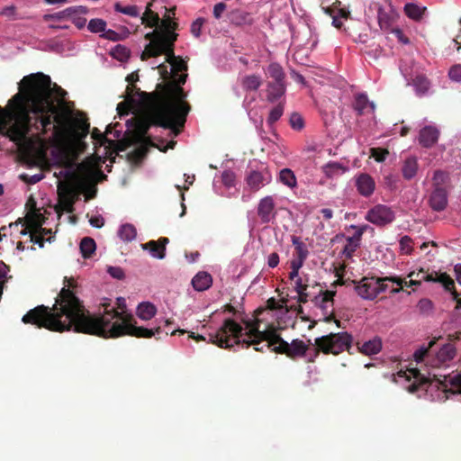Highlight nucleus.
<instances>
[{
  "instance_id": "nucleus-13",
  "label": "nucleus",
  "mask_w": 461,
  "mask_h": 461,
  "mask_svg": "<svg viewBox=\"0 0 461 461\" xmlns=\"http://www.w3.org/2000/svg\"><path fill=\"white\" fill-rule=\"evenodd\" d=\"M62 118H63V123L65 126V131L62 135L56 137L54 134V131H51L53 138L55 140L61 139L68 133L73 134L75 137L78 138L79 140L85 139L88 135L90 124H89V122H87L86 120L77 121L76 123V127L72 129L68 126V122L70 120L69 115L64 113L62 115Z\"/></svg>"
},
{
  "instance_id": "nucleus-42",
  "label": "nucleus",
  "mask_w": 461,
  "mask_h": 461,
  "mask_svg": "<svg viewBox=\"0 0 461 461\" xmlns=\"http://www.w3.org/2000/svg\"><path fill=\"white\" fill-rule=\"evenodd\" d=\"M118 235L123 241L130 242L136 238L137 230L132 224L126 223L121 226Z\"/></svg>"
},
{
  "instance_id": "nucleus-64",
  "label": "nucleus",
  "mask_w": 461,
  "mask_h": 461,
  "mask_svg": "<svg viewBox=\"0 0 461 461\" xmlns=\"http://www.w3.org/2000/svg\"><path fill=\"white\" fill-rule=\"evenodd\" d=\"M101 37L113 41H117L122 39L118 32L111 29L105 30L104 32L101 35Z\"/></svg>"
},
{
  "instance_id": "nucleus-16",
  "label": "nucleus",
  "mask_w": 461,
  "mask_h": 461,
  "mask_svg": "<svg viewBox=\"0 0 461 461\" xmlns=\"http://www.w3.org/2000/svg\"><path fill=\"white\" fill-rule=\"evenodd\" d=\"M275 202L272 196L267 195L262 198L258 205V215L262 223H268L276 216Z\"/></svg>"
},
{
  "instance_id": "nucleus-9",
  "label": "nucleus",
  "mask_w": 461,
  "mask_h": 461,
  "mask_svg": "<svg viewBox=\"0 0 461 461\" xmlns=\"http://www.w3.org/2000/svg\"><path fill=\"white\" fill-rule=\"evenodd\" d=\"M441 389L444 393L445 400L451 397L461 398V370L453 371L448 375H434V381L429 384Z\"/></svg>"
},
{
  "instance_id": "nucleus-36",
  "label": "nucleus",
  "mask_w": 461,
  "mask_h": 461,
  "mask_svg": "<svg viewBox=\"0 0 461 461\" xmlns=\"http://www.w3.org/2000/svg\"><path fill=\"white\" fill-rule=\"evenodd\" d=\"M151 4L146 7V11L141 16V23L149 28L158 27L159 25L160 18L158 14L150 9Z\"/></svg>"
},
{
  "instance_id": "nucleus-59",
  "label": "nucleus",
  "mask_w": 461,
  "mask_h": 461,
  "mask_svg": "<svg viewBox=\"0 0 461 461\" xmlns=\"http://www.w3.org/2000/svg\"><path fill=\"white\" fill-rule=\"evenodd\" d=\"M290 124L293 129L301 130L303 127V120L298 113H293L290 118Z\"/></svg>"
},
{
  "instance_id": "nucleus-27",
  "label": "nucleus",
  "mask_w": 461,
  "mask_h": 461,
  "mask_svg": "<svg viewBox=\"0 0 461 461\" xmlns=\"http://www.w3.org/2000/svg\"><path fill=\"white\" fill-rule=\"evenodd\" d=\"M432 282L440 283L446 291L451 293L453 299L457 298L458 294L455 288V282L447 273L438 274L437 272H434Z\"/></svg>"
},
{
  "instance_id": "nucleus-30",
  "label": "nucleus",
  "mask_w": 461,
  "mask_h": 461,
  "mask_svg": "<svg viewBox=\"0 0 461 461\" xmlns=\"http://www.w3.org/2000/svg\"><path fill=\"white\" fill-rule=\"evenodd\" d=\"M456 353V349L454 345L447 343L445 344L437 353H436V365L445 364L452 360Z\"/></svg>"
},
{
  "instance_id": "nucleus-15",
  "label": "nucleus",
  "mask_w": 461,
  "mask_h": 461,
  "mask_svg": "<svg viewBox=\"0 0 461 461\" xmlns=\"http://www.w3.org/2000/svg\"><path fill=\"white\" fill-rule=\"evenodd\" d=\"M336 294L335 291L326 290L321 292V297H316V303L320 305V308L322 310L324 314L323 321L325 322H330L334 319L333 312V303H334V296Z\"/></svg>"
},
{
  "instance_id": "nucleus-37",
  "label": "nucleus",
  "mask_w": 461,
  "mask_h": 461,
  "mask_svg": "<svg viewBox=\"0 0 461 461\" xmlns=\"http://www.w3.org/2000/svg\"><path fill=\"white\" fill-rule=\"evenodd\" d=\"M85 13L86 10L83 6H71V7H68L61 12H59V13H56V14H48V15H45V20H56V21H60L62 19H65L66 17H68L72 14H76L77 13Z\"/></svg>"
},
{
  "instance_id": "nucleus-23",
  "label": "nucleus",
  "mask_w": 461,
  "mask_h": 461,
  "mask_svg": "<svg viewBox=\"0 0 461 461\" xmlns=\"http://www.w3.org/2000/svg\"><path fill=\"white\" fill-rule=\"evenodd\" d=\"M433 276L434 272L428 274L423 268H420L419 271H411L407 276L410 280L406 281L404 279L403 285H405L406 287H410L412 285H420L422 281L432 282Z\"/></svg>"
},
{
  "instance_id": "nucleus-34",
  "label": "nucleus",
  "mask_w": 461,
  "mask_h": 461,
  "mask_svg": "<svg viewBox=\"0 0 461 461\" xmlns=\"http://www.w3.org/2000/svg\"><path fill=\"white\" fill-rule=\"evenodd\" d=\"M157 309L151 303L145 302L139 304L137 315L143 321H149L155 316Z\"/></svg>"
},
{
  "instance_id": "nucleus-47",
  "label": "nucleus",
  "mask_w": 461,
  "mask_h": 461,
  "mask_svg": "<svg viewBox=\"0 0 461 461\" xmlns=\"http://www.w3.org/2000/svg\"><path fill=\"white\" fill-rule=\"evenodd\" d=\"M114 10L118 13L129 15L131 17H138L140 9L137 5H122L120 3L114 5Z\"/></svg>"
},
{
  "instance_id": "nucleus-45",
  "label": "nucleus",
  "mask_w": 461,
  "mask_h": 461,
  "mask_svg": "<svg viewBox=\"0 0 461 461\" xmlns=\"http://www.w3.org/2000/svg\"><path fill=\"white\" fill-rule=\"evenodd\" d=\"M436 344V339L429 341L427 347H420L414 352V359L416 362H423L431 355V348Z\"/></svg>"
},
{
  "instance_id": "nucleus-62",
  "label": "nucleus",
  "mask_w": 461,
  "mask_h": 461,
  "mask_svg": "<svg viewBox=\"0 0 461 461\" xmlns=\"http://www.w3.org/2000/svg\"><path fill=\"white\" fill-rule=\"evenodd\" d=\"M203 23V20L199 18L196 19L191 25V32L192 34L198 38L201 35V30Z\"/></svg>"
},
{
  "instance_id": "nucleus-28",
  "label": "nucleus",
  "mask_w": 461,
  "mask_h": 461,
  "mask_svg": "<svg viewBox=\"0 0 461 461\" xmlns=\"http://www.w3.org/2000/svg\"><path fill=\"white\" fill-rule=\"evenodd\" d=\"M266 74L267 77L271 79L269 82L285 84V73L278 63L273 62L269 64Z\"/></svg>"
},
{
  "instance_id": "nucleus-51",
  "label": "nucleus",
  "mask_w": 461,
  "mask_h": 461,
  "mask_svg": "<svg viewBox=\"0 0 461 461\" xmlns=\"http://www.w3.org/2000/svg\"><path fill=\"white\" fill-rule=\"evenodd\" d=\"M112 132V126L108 125L106 127V131L104 133H102L97 128H94L92 131V138L95 140H97L101 145L106 143L109 141V140L106 137V134Z\"/></svg>"
},
{
  "instance_id": "nucleus-14",
  "label": "nucleus",
  "mask_w": 461,
  "mask_h": 461,
  "mask_svg": "<svg viewBox=\"0 0 461 461\" xmlns=\"http://www.w3.org/2000/svg\"><path fill=\"white\" fill-rule=\"evenodd\" d=\"M357 294L365 300H374L377 296L376 277H363L358 283L352 281Z\"/></svg>"
},
{
  "instance_id": "nucleus-43",
  "label": "nucleus",
  "mask_w": 461,
  "mask_h": 461,
  "mask_svg": "<svg viewBox=\"0 0 461 461\" xmlns=\"http://www.w3.org/2000/svg\"><path fill=\"white\" fill-rule=\"evenodd\" d=\"M389 281L392 283H394L398 285H402L404 279L399 277V276H385V277H376V291L377 295L381 293H384L387 289V285L384 284V282Z\"/></svg>"
},
{
  "instance_id": "nucleus-10",
  "label": "nucleus",
  "mask_w": 461,
  "mask_h": 461,
  "mask_svg": "<svg viewBox=\"0 0 461 461\" xmlns=\"http://www.w3.org/2000/svg\"><path fill=\"white\" fill-rule=\"evenodd\" d=\"M366 220L378 227H384L395 220V212L384 204H376L369 209Z\"/></svg>"
},
{
  "instance_id": "nucleus-44",
  "label": "nucleus",
  "mask_w": 461,
  "mask_h": 461,
  "mask_svg": "<svg viewBox=\"0 0 461 461\" xmlns=\"http://www.w3.org/2000/svg\"><path fill=\"white\" fill-rule=\"evenodd\" d=\"M346 171V167L338 162H330L323 167V172L327 177H334L342 175Z\"/></svg>"
},
{
  "instance_id": "nucleus-24",
  "label": "nucleus",
  "mask_w": 461,
  "mask_h": 461,
  "mask_svg": "<svg viewBox=\"0 0 461 461\" xmlns=\"http://www.w3.org/2000/svg\"><path fill=\"white\" fill-rule=\"evenodd\" d=\"M25 220L28 226L21 231L23 235L27 233V229H30V230L32 231L41 228V226L45 223L46 218L39 210H37L35 212H27Z\"/></svg>"
},
{
  "instance_id": "nucleus-33",
  "label": "nucleus",
  "mask_w": 461,
  "mask_h": 461,
  "mask_svg": "<svg viewBox=\"0 0 461 461\" xmlns=\"http://www.w3.org/2000/svg\"><path fill=\"white\" fill-rule=\"evenodd\" d=\"M426 7L420 6L413 3H408L404 5L405 14L414 21H420L426 12Z\"/></svg>"
},
{
  "instance_id": "nucleus-63",
  "label": "nucleus",
  "mask_w": 461,
  "mask_h": 461,
  "mask_svg": "<svg viewBox=\"0 0 461 461\" xmlns=\"http://www.w3.org/2000/svg\"><path fill=\"white\" fill-rule=\"evenodd\" d=\"M391 33L394 34L395 37L397 38V40L402 43V44H409L410 43V40L407 36H405L402 32V31L399 28H393L391 31H390Z\"/></svg>"
},
{
  "instance_id": "nucleus-1",
  "label": "nucleus",
  "mask_w": 461,
  "mask_h": 461,
  "mask_svg": "<svg viewBox=\"0 0 461 461\" xmlns=\"http://www.w3.org/2000/svg\"><path fill=\"white\" fill-rule=\"evenodd\" d=\"M63 283L64 286L51 308L45 305L36 306L23 315V322L57 332L73 329L76 332L104 339H115L124 335L149 339L161 333L160 327L147 329L136 326L132 323L131 315L123 316L110 303H103V315L92 316L77 296V280L65 276Z\"/></svg>"
},
{
  "instance_id": "nucleus-5",
  "label": "nucleus",
  "mask_w": 461,
  "mask_h": 461,
  "mask_svg": "<svg viewBox=\"0 0 461 461\" xmlns=\"http://www.w3.org/2000/svg\"><path fill=\"white\" fill-rule=\"evenodd\" d=\"M241 321L249 329L245 334L248 339H240L243 328L238 322L232 319H226L216 332L209 334V340L221 348H230L235 344H241L243 348H249L253 345L255 350L259 352L264 351V347L270 348L282 346V342L285 341L275 329L260 331L258 320Z\"/></svg>"
},
{
  "instance_id": "nucleus-38",
  "label": "nucleus",
  "mask_w": 461,
  "mask_h": 461,
  "mask_svg": "<svg viewBox=\"0 0 461 461\" xmlns=\"http://www.w3.org/2000/svg\"><path fill=\"white\" fill-rule=\"evenodd\" d=\"M262 84L261 77L258 75H248L241 79V86L246 91H256Z\"/></svg>"
},
{
  "instance_id": "nucleus-26",
  "label": "nucleus",
  "mask_w": 461,
  "mask_h": 461,
  "mask_svg": "<svg viewBox=\"0 0 461 461\" xmlns=\"http://www.w3.org/2000/svg\"><path fill=\"white\" fill-rule=\"evenodd\" d=\"M286 91L285 84H277L267 82V100L270 103H275L281 98Z\"/></svg>"
},
{
  "instance_id": "nucleus-60",
  "label": "nucleus",
  "mask_w": 461,
  "mask_h": 461,
  "mask_svg": "<svg viewBox=\"0 0 461 461\" xmlns=\"http://www.w3.org/2000/svg\"><path fill=\"white\" fill-rule=\"evenodd\" d=\"M297 259L304 261L308 256V250L303 243H298L295 247Z\"/></svg>"
},
{
  "instance_id": "nucleus-8",
  "label": "nucleus",
  "mask_w": 461,
  "mask_h": 461,
  "mask_svg": "<svg viewBox=\"0 0 461 461\" xmlns=\"http://www.w3.org/2000/svg\"><path fill=\"white\" fill-rule=\"evenodd\" d=\"M177 36L178 34L176 32H161L159 28L146 33L145 39L150 42L145 46L140 55L141 60L158 57L163 54L167 49L172 52V47L175 46Z\"/></svg>"
},
{
  "instance_id": "nucleus-25",
  "label": "nucleus",
  "mask_w": 461,
  "mask_h": 461,
  "mask_svg": "<svg viewBox=\"0 0 461 461\" xmlns=\"http://www.w3.org/2000/svg\"><path fill=\"white\" fill-rule=\"evenodd\" d=\"M212 284V277L207 272H198L192 279V285L194 290L203 292L209 289Z\"/></svg>"
},
{
  "instance_id": "nucleus-18",
  "label": "nucleus",
  "mask_w": 461,
  "mask_h": 461,
  "mask_svg": "<svg viewBox=\"0 0 461 461\" xmlns=\"http://www.w3.org/2000/svg\"><path fill=\"white\" fill-rule=\"evenodd\" d=\"M448 197V190L447 189H442V188H437L432 189V192L430 194L429 203V206L433 211L436 212H442L444 211L447 206V200Z\"/></svg>"
},
{
  "instance_id": "nucleus-49",
  "label": "nucleus",
  "mask_w": 461,
  "mask_h": 461,
  "mask_svg": "<svg viewBox=\"0 0 461 461\" xmlns=\"http://www.w3.org/2000/svg\"><path fill=\"white\" fill-rule=\"evenodd\" d=\"M285 104L283 102H280L277 105L271 109L269 115L267 117V123L272 125L276 123L284 113Z\"/></svg>"
},
{
  "instance_id": "nucleus-55",
  "label": "nucleus",
  "mask_w": 461,
  "mask_h": 461,
  "mask_svg": "<svg viewBox=\"0 0 461 461\" xmlns=\"http://www.w3.org/2000/svg\"><path fill=\"white\" fill-rule=\"evenodd\" d=\"M448 77L452 81L461 82V64H456L449 68Z\"/></svg>"
},
{
  "instance_id": "nucleus-21",
  "label": "nucleus",
  "mask_w": 461,
  "mask_h": 461,
  "mask_svg": "<svg viewBox=\"0 0 461 461\" xmlns=\"http://www.w3.org/2000/svg\"><path fill=\"white\" fill-rule=\"evenodd\" d=\"M438 136L436 127L425 126L420 131L419 142L424 148H430L438 141Z\"/></svg>"
},
{
  "instance_id": "nucleus-17",
  "label": "nucleus",
  "mask_w": 461,
  "mask_h": 461,
  "mask_svg": "<svg viewBox=\"0 0 461 461\" xmlns=\"http://www.w3.org/2000/svg\"><path fill=\"white\" fill-rule=\"evenodd\" d=\"M169 240L167 238L162 237L158 240H149L147 243L141 244V248L144 250H149L153 258L163 259L166 257V246Z\"/></svg>"
},
{
  "instance_id": "nucleus-61",
  "label": "nucleus",
  "mask_w": 461,
  "mask_h": 461,
  "mask_svg": "<svg viewBox=\"0 0 461 461\" xmlns=\"http://www.w3.org/2000/svg\"><path fill=\"white\" fill-rule=\"evenodd\" d=\"M107 272L111 276L118 280H121L124 277V272L120 267H109Z\"/></svg>"
},
{
  "instance_id": "nucleus-22",
  "label": "nucleus",
  "mask_w": 461,
  "mask_h": 461,
  "mask_svg": "<svg viewBox=\"0 0 461 461\" xmlns=\"http://www.w3.org/2000/svg\"><path fill=\"white\" fill-rule=\"evenodd\" d=\"M358 352L366 356L378 354L382 349V340L379 337H375L372 339L365 342H357Z\"/></svg>"
},
{
  "instance_id": "nucleus-19",
  "label": "nucleus",
  "mask_w": 461,
  "mask_h": 461,
  "mask_svg": "<svg viewBox=\"0 0 461 461\" xmlns=\"http://www.w3.org/2000/svg\"><path fill=\"white\" fill-rule=\"evenodd\" d=\"M356 187L360 195L369 197L374 194L375 182L370 175L362 173L356 178Z\"/></svg>"
},
{
  "instance_id": "nucleus-2",
  "label": "nucleus",
  "mask_w": 461,
  "mask_h": 461,
  "mask_svg": "<svg viewBox=\"0 0 461 461\" xmlns=\"http://www.w3.org/2000/svg\"><path fill=\"white\" fill-rule=\"evenodd\" d=\"M166 55V62L172 67L173 80L166 85L158 84L161 92L141 94L145 104V109L138 116L134 117V141L140 144L139 152L144 155L148 147H157L147 133L151 126H159L171 130L176 136L180 133L186 121L190 105L185 101L186 94L182 85L186 82L188 75L179 74L187 70V63L181 57L176 56L174 47L172 52L167 49L163 52Z\"/></svg>"
},
{
  "instance_id": "nucleus-58",
  "label": "nucleus",
  "mask_w": 461,
  "mask_h": 461,
  "mask_svg": "<svg viewBox=\"0 0 461 461\" xmlns=\"http://www.w3.org/2000/svg\"><path fill=\"white\" fill-rule=\"evenodd\" d=\"M0 15L14 20L16 19V7L14 5L5 6L0 11Z\"/></svg>"
},
{
  "instance_id": "nucleus-39",
  "label": "nucleus",
  "mask_w": 461,
  "mask_h": 461,
  "mask_svg": "<svg viewBox=\"0 0 461 461\" xmlns=\"http://www.w3.org/2000/svg\"><path fill=\"white\" fill-rule=\"evenodd\" d=\"M368 106H370L372 109L375 108L374 104L369 102L366 94H357L355 96L353 107L359 115L363 114Z\"/></svg>"
},
{
  "instance_id": "nucleus-12",
  "label": "nucleus",
  "mask_w": 461,
  "mask_h": 461,
  "mask_svg": "<svg viewBox=\"0 0 461 461\" xmlns=\"http://www.w3.org/2000/svg\"><path fill=\"white\" fill-rule=\"evenodd\" d=\"M59 195L60 197V204L56 207V212L60 215L62 211L73 212L75 203L74 189L65 183L58 185Z\"/></svg>"
},
{
  "instance_id": "nucleus-53",
  "label": "nucleus",
  "mask_w": 461,
  "mask_h": 461,
  "mask_svg": "<svg viewBox=\"0 0 461 461\" xmlns=\"http://www.w3.org/2000/svg\"><path fill=\"white\" fill-rule=\"evenodd\" d=\"M350 229H353L355 230V232L353 234V236L349 237L350 239L354 240L355 241L358 242L361 244V240H362V236L363 234L370 228L369 225L367 224H363V225H360V226H357V225H350L349 227Z\"/></svg>"
},
{
  "instance_id": "nucleus-31",
  "label": "nucleus",
  "mask_w": 461,
  "mask_h": 461,
  "mask_svg": "<svg viewBox=\"0 0 461 461\" xmlns=\"http://www.w3.org/2000/svg\"><path fill=\"white\" fill-rule=\"evenodd\" d=\"M418 171V160L415 157L407 158L402 165V176L406 180L412 179Z\"/></svg>"
},
{
  "instance_id": "nucleus-50",
  "label": "nucleus",
  "mask_w": 461,
  "mask_h": 461,
  "mask_svg": "<svg viewBox=\"0 0 461 461\" xmlns=\"http://www.w3.org/2000/svg\"><path fill=\"white\" fill-rule=\"evenodd\" d=\"M87 29L94 33L104 32L106 30V22L103 19H91L88 23Z\"/></svg>"
},
{
  "instance_id": "nucleus-3",
  "label": "nucleus",
  "mask_w": 461,
  "mask_h": 461,
  "mask_svg": "<svg viewBox=\"0 0 461 461\" xmlns=\"http://www.w3.org/2000/svg\"><path fill=\"white\" fill-rule=\"evenodd\" d=\"M67 92L52 83L50 76L34 73L23 77L19 83V92L14 95V100L25 101L29 109L22 112L21 120L14 127L18 139L24 137L28 126L36 132L35 139L42 140L53 131L56 137L65 131L62 115L57 104L62 102Z\"/></svg>"
},
{
  "instance_id": "nucleus-6",
  "label": "nucleus",
  "mask_w": 461,
  "mask_h": 461,
  "mask_svg": "<svg viewBox=\"0 0 461 461\" xmlns=\"http://www.w3.org/2000/svg\"><path fill=\"white\" fill-rule=\"evenodd\" d=\"M15 103V109L10 111L8 109H3L0 106V131H5V135L14 141L18 147H30L32 145V140L28 137L30 131H34L32 127L28 126V131L24 134V137L18 139L16 136L15 130L14 127L20 122L22 112L25 109H29V104L25 101L14 100V96L9 101V104Z\"/></svg>"
},
{
  "instance_id": "nucleus-32",
  "label": "nucleus",
  "mask_w": 461,
  "mask_h": 461,
  "mask_svg": "<svg viewBox=\"0 0 461 461\" xmlns=\"http://www.w3.org/2000/svg\"><path fill=\"white\" fill-rule=\"evenodd\" d=\"M277 180L290 189L297 187V178L294 171L290 168L281 169Z\"/></svg>"
},
{
  "instance_id": "nucleus-29",
  "label": "nucleus",
  "mask_w": 461,
  "mask_h": 461,
  "mask_svg": "<svg viewBox=\"0 0 461 461\" xmlns=\"http://www.w3.org/2000/svg\"><path fill=\"white\" fill-rule=\"evenodd\" d=\"M176 14V7H172L169 10H167L166 14L163 19L159 22V30L161 32H175L177 29L178 24L175 21H173V17Z\"/></svg>"
},
{
  "instance_id": "nucleus-57",
  "label": "nucleus",
  "mask_w": 461,
  "mask_h": 461,
  "mask_svg": "<svg viewBox=\"0 0 461 461\" xmlns=\"http://www.w3.org/2000/svg\"><path fill=\"white\" fill-rule=\"evenodd\" d=\"M418 308L422 313H429L432 311L433 303L429 299H420L418 303Z\"/></svg>"
},
{
  "instance_id": "nucleus-7",
  "label": "nucleus",
  "mask_w": 461,
  "mask_h": 461,
  "mask_svg": "<svg viewBox=\"0 0 461 461\" xmlns=\"http://www.w3.org/2000/svg\"><path fill=\"white\" fill-rule=\"evenodd\" d=\"M353 341L352 336L344 331L338 333H330L325 336L315 339V348L313 357L309 359V362H312L320 352L323 354L339 355L341 352L347 350L350 352L351 344Z\"/></svg>"
},
{
  "instance_id": "nucleus-54",
  "label": "nucleus",
  "mask_w": 461,
  "mask_h": 461,
  "mask_svg": "<svg viewBox=\"0 0 461 461\" xmlns=\"http://www.w3.org/2000/svg\"><path fill=\"white\" fill-rule=\"evenodd\" d=\"M370 155L377 162H383L386 159L389 155V151L386 149L372 148L370 149Z\"/></svg>"
},
{
  "instance_id": "nucleus-40",
  "label": "nucleus",
  "mask_w": 461,
  "mask_h": 461,
  "mask_svg": "<svg viewBox=\"0 0 461 461\" xmlns=\"http://www.w3.org/2000/svg\"><path fill=\"white\" fill-rule=\"evenodd\" d=\"M449 183V175L442 170H436L434 172V176L432 178V187L433 189L442 188L447 189V185Z\"/></svg>"
},
{
  "instance_id": "nucleus-56",
  "label": "nucleus",
  "mask_w": 461,
  "mask_h": 461,
  "mask_svg": "<svg viewBox=\"0 0 461 461\" xmlns=\"http://www.w3.org/2000/svg\"><path fill=\"white\" fill-rule=\"evenodd\" d=\"M20 178L29 184V185H34L38 182H40L42 178H43V175L42 174H35V175H27V174H22L20 176Z\"/></svg>"
},
{
  "instance_id": "nucleus-11",
  "label": "nucleus",
  "mask_w": 461,
  "mask_h": 461,
  "mask_svg": "<svg viewBox=\"0 0 461 461\" xmlns=\"http://www.w3.org/2000/svg\"><path fill=\"white\" fill-rule=\"evenodd\" d=\"M309 346L299 339H293L291 343L283 341L282 346H276L272 351L277 354H285L291 359H296L306 356Z\"/></svg>"
},
{
  "instance_id": "nucleus-4",
  "label": "nucleus",
  "mask_w": 461,
  "mask_h": 461,
  "mask_svg": "<svg viewBox=\"0 0 461 461\" xmlns=\"http://www.w3.org/2000/svg\"><path fill=\"white\" fill-rule=\"evenodd\" d=\"M67 92L52 83L50 76L34 73L23 77L19 83V92L14 95V100L25 101L29 109L22 112L21 120L14 127L18 139L24 137L28 126L36 132L35 139L42 140L53 131L56 137L65 131L62 115L57 104L62 102Z\"/></svg>"
},
{
  "instance_id": "nucleus-41",
  "label": "nucleus",
  "mask_w": 461,
  "mask_h": 461,
  "mask_svg": "<svg viewBox=\"0 0 461 461\" xmlns=\"http://www.w3.org/2000/svg\"><path fill=\"white\" fill-rule=\"evenodd\" d=\"M96 249L94 239L85 237L80 242V251L85 258H91Z\"/></svg>"
},
{
  "instance_id": "nucleus-52",
  "label": "nucleus",
  "mask_w": 461,
  "mask_h": 461,
  "mask_svg": "<svg viewBox=\"0 0 461 461\" xmlns=\"http://www.w3.org/2000/svg\"><path fill=\"white\" fill-rule=\"evenodd\" d=\"M401 253L410 255L412 251V239L410 236H402L399 241Z\"/></svg>"
},
{
  "instance_id": "nucleus-48",
  "label": "nucleus",
  "mask_w": 461,
  "mask_h": 461,
  "mask_svg": "<svg viewBox=\"0 0 461 461\" xmlns=\"http://www.w3.org/2000/svg\"><path fill=\"white\" fill-rule=\"evenodd\" d=\"M111 54L118 60L125 61L130 58L131 51L125 46L118 44L112 50Z\"/></svg>"
},
{
  "instance_id": "nucleus-20",
  "label": "nucleus",
  "mask_w": 461,
  "mask_h": 461,
  "mask_svg": "<svg viewBox=\"0 0 461 461\" xmlns=\"http://www.w3.org/2000/svg\"><path fill=\"white\" fill-rule=\"evenodd\" d=\"M246 181L250 189L254 192L258 191L265 185L270 183L271 176L268 172L263 173L257 170L251 171L246 177Z\"/></svg>"
},
{
  "instance_id": "nucleus-46",
  "label": "nucleus",
  "mask_w": 461,
  "mask_h": 461,
  "mask_svg": "<svg viewBox=\"0 0 461 461\" xmlns=\"http://www.w3.org/2000/svg\"><path fill=\"white\" fill-rule=\"evenodd\" d=\"M346 244L341 250V256L344 257L346 259L352 258L354 253L357 251L358 248H360V243L355 241L354 240L348 237L346 239Z\"/></svg>"
},
{
  "instance_id": "nucleus-35",
  "label": "nucleus",
  "mask_w": 461,
  "mask_h": 461,
  "mask_svg": "<svg viewBox=\"0 0 461 461\" xmlns=\"http://www.w3.org/2000/svg\"><path fill=\"white\" fill-rule=\"evenodd\" d=\"M377 20L381 30L390 32L393 29L391 27L393 23V17L382 7L378 8Z\"/></svg>"
}]
</instances>
